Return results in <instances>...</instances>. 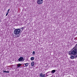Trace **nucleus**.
Wrapping results in <instances>:
<instances>
[{
    "instance_id": "f257e3e1",
    "label": "nucleus",
    "mask_w": 77,
    "mask_h": 77,
    "mask_svg": "<svg viewBox=\"0 0 77 77\" xmlns=\"http://www.w3.org/2000/svg\"><path fill=\"white\" fill-rule=\"evenodd\" d=\"M71 54L73 56L77 55V43L75 46L73 48V50L71 52Z\"/></svg>"
},
{
    "instance_id": "f03ea898",
    "label": "nucleus",
    "mask_w": 77,
    "mask_h": 77,
    "mask_svg": "<svg viewBox=\"0 0 77 77\" xmlns=\"http://www.w3.org/2000/svg\"><path fill=\"white\" fill-rule=\"evenodd\" d=\"M21 32V29H15L14 31V33L15 35H17L16 37L17 38H18L20 36V33Z\"/></svg>"
},
{
    "instance_id": "7ed1b4c3",
    "label": "nucleus",
    "mask_w": 77,
    "mask_h": 77,
    "mask_svg": "<svg viewBox=\"0 0 77 77\" xmlns=\"http://www.w3.org/2000/svg\"><path fill=\"white\" fill-rule=\"evenodd\" d=\"M37 2L38 5H41L43 3V1L42 0H38Z\"/></svg>"
},
{
    "instance_id": "20e7f679",
    "label": "nucleus",
    "mask_w": 77,
    "mask_h": 77,
    "mask_svg": "<svg viewBox=\"0 0 77 77\" xmlns=\"http://www.w3.org/2000/svg\"><path fill=\"white\" fill-rule=\"evenodd\" d=\"M18 60L19 62H21L22 61V62H23L24 60V59L23 58V57H21L18 59Z\"/></svg>"
},
{
    "instance_id": "39448f33",
    "label": "nucleus",
    "mask_w": 77,
    "mask_h": 77,
    "mask_svg": "<svg viewBox=\"0 0 77 77\" xmlns=\"http://www.w3.org/2000/svg\"><path fill=\"white\" fill-rule=\"evenodd\" d=\"M77 57V55H71L70 58L71 59H76Z\"/></svg>"
},
{
    "instance_id": "423d86ee",
    "label": "nucleus",
    "mask_w": 77,
    "mask_h": 77,
    "mask_svg": "<svg viewBox=\"0 0 77 77\" xmlns=\"http://www.w3.org/2000/svg\"><path fill=\"white\" fill-rule=\"evenodd\" d=\"M39 76L40 77H45V74L43 75L42 73H40L39 75Z\"/></svg>"
},
{
    "instance_id": "0eeeda50",
    "label": "nucleus",
    "mask_w": 77,
    "mask_h": 77,
    "mask_svg": "<svg viewBox=\"0 0 77 77\" xmlns=\"http://www.w3.org/2000/svg\"><path fill=\"white\" fill-rule=\"evenodd\" d=\"M25 66V67H27L28 66H29V63H24Z\"/></svg>"
},
{
    "instance_id": "6e6552de",
    "label": "nucleus",
    "mask_w": 77,
    "mask_h": 77,
    "mask_svg": "<svg viewBox=\"0 0 77 77\" xmlns=\"http://www.w3.org/2000/svg\"><path fill=\"white\" fill-rule=\"evenodd\" d=\"M35 65V63L34 61H32L31 63V65L32 66H34Z\"/></svg>"
},
{
    "instance_id": "1a4fd4ad",
    "label": "nucleus",
    "mask_w": 77,
    "mask_h": 77,
    "mask_svg": "<svg viewBox=\"0 0 77 77\" xmlns=\"http://www.w3.org/2000/svg\"><path fill=\"white\" fill-rule=\"evenodd\" d=\"M22 64H17V67H20V66H21Z\"/></svg>"
},
{
    "instance_id": "9d476101",
    "label": "nucleus",
    "mask_w": 77,
    "mask_h": 77,
    "mask_svg": "<svg viewBox=\"0 0 77 77\" xmlns=\"http://www.w3.org/2000/svg\"><path fill=\"white\" fill-rule=\"evenodd\" d=\"M55 72H56V70H52L51 72H52V73H53V74H54V73Z\"/></svg>"
},
{
    "instance_id": "9b49d317",
    "label": "nucleus",
    "mask_w": 77,
    "mask_h": 77,
    "mask_svg": "<svg viewBox=\"0 0 77 77\" xmlns=\"http://www.w3.org/2000/svg\"><path fill=\"white\" fill-rule=\"evenodd\" d=\"M3 72H6L7 73H9V71H5V70H3Z\"/></svg>"
},
{
    "instance_id": "f8f14e48",
    "label": "nucleus",
    "mask_w": 77,
    "mask_h": 77,
    "mask_svg": "<svg viewBox=\"0 0 77 77\" xmlns=\"http://www.w3.org/2000/svg\"><path fill=\"white\" fill-rule=\"evenodd\" d=\"M30 59L31 60H34V57H32Z\"/></svg>"
},
{
    "instance_id": "ddd939ff",
    "label": "nucleus",
    "mask_w": 77,
    "mask_h": 77,
    "mask_svg": "<svg viewBox=\"0 0 77 77\" xmlns=\"http://www.w3.org/2000/svg\"><path fill=\"white\" fill-rule=\"evenodd\" d=\"M32 54H35V51H33Z\"/></svg>"
},
{
    "instance_id": "4468645a",
    "label": "nucleus",
    "mask_w": 77,
    "mask_h": 77,
    "mask_svg": "<svg viewBox=\"0 0 77 77\" xmlns=\"http://www.w3.org/2000/svg\"><path fill=\"white\" fill-rule=\"evenodd\" d=\"M9 11H10V9H9L8 11H7V12L8 13H9Z\"/></svg>"
},
{
    "instance_id": "2eb2a0df",
    "label": "nucleus",
    "mask_w": 77,
    "mask_h": 77,
    "mask_svg": "<svg viewBox=\"0 0 77 77\" xmlns=\"http://www.w3.org/2000/svg\"><path fill=\"white\" fill-rule=\"evenodd\" d=\"M8 14H9V13H8L7 12L6 14V16H7L8 15Z\"/></svg>"
},
{
    "instance_id": "dca6fc26",
    "label": "nucleus",
    "mask_w": 77,
    "mask_h": 77,
    "mask_svg": "<svg viewBox=\"0 0 77 77\" xmlns=\"http://www.w3.org/2000/svg\"><path fill=\"white\" fill-rule=\"evenodd\" d=\"M48 72H49L46 74V75H47V76H48V75H47V73H48Z\"/></svg>"
},
{
    "instance_id": "f3484780",
    "label": "nucleus",
    "mask_w": 77,
    "mask_h": 77,
    "mask_svg": "<svg viewBox=\"0 0 77 77\" xmlns=\"http://www.w3.org/2000/svg\"><path fill=\"white\" fill-rule=\"evenodd\" d=\"M24 27H22L21 28L22 29H24Z\"/></svg>"
},
{
    "instance_id": "a211bd4d",
    "label": "nucleus",
    "mask_w": 77,
    "mask_h": 77,
    "mask_svg": "<svg viewBox=\"0 0 77 77\" xmlns=\"http://www.w3.org/2000/svg\"><path fill=\"white\" fill-rule=\"evenodd\" d=\"M69 55H70V54H71V53H69Z\"/></svg>"
},
{
    "instance_id": "6ab92c4d",
    "label": "nucleus",
    "mask_w": 77,
    "mask_h": 77,
    "mask_svg": "<svg viewBox=\"0 0 77 77\" xmlns=\"http://www.w3.org/2000/svg\"><path fill=\"white\" fill-rule=\"evenodd\" d=\"M23 65H24V64H23Z\"/></svg>"
},
{
    "instance_id": "aec40b11",
    "label": "nucleus",
    "mask_w": 77,
    "mask_h": 77,
    "mask_svg": "<svg viewBox=\"0 0 77 77\" xmlns=\"http://www.w3.org/2000/svg\"><path fill=\"white\" fill-rule=\"evenodd\" d=\"M0 77H1L0 76Z\"/></svg>"
}]
</instances>
